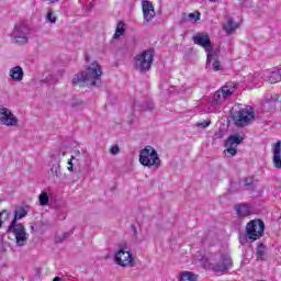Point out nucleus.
I'll return each instance as SVG.
<instances>
[{"mask_svg":"<svg viewBox=\"0 0 281 281\" xmlns=\"http://www.w3.org/2000/svg\"><path fill=\"white\" fill-rule=\"evenodd\" d=\"M201 262L206 271L226 273L229 267H232V257L227 254L216 252L202 257Z\"/></svg>","mask_w":281,"mask_h":281,"instance_id":"1","label":"nucleus"},{"mask_svg":"<svg viewBox=\"0 0 281 281\" xmlns=\"http://www.w3.org/2000/svg\"><path fill=\"white\" fill-rule=\"evenodd\" d=\"M102 67L98 61H93L85 71L79 72L74 79L72 85H85L87 87H100L102 85Z\"/></svg>","mask_w":281,"mask_h":281,"instance_id":"2","label":"nucleus"},{"mask_svg":"<svg viewBox=\"0 0 281 281\" xmlns=\"http://www.w3.org/2000/svg\"><path fill=\"white\" fill-rule=\"evenodd\" d=\"M139 164L147 168H159L161 166V159H159V154H157V150L153 146H146L140 150Z\"/></svg>","mask_w":281,"mask_h":281,"instance_id":"3","label":"nucleus"},{"mask_svg":"<svg viewBox=\"0 0 281 281\" xmlns=\"http://www.w3.org/2000/svg\"><path fill=\"white\" fill-rule=\"evenodd\" d=\"M255 117L256 114L254 112V108L250 105L234 112L232 115L233 123L239 128H243V126H249V124L254 122Z\"/></svg>","mask_w":281,"mask_h":281,"instance_id":"4","label":"nucleus"},{"mask_svg":"<svg viewBox=\"0 0 281 281\" xmlns=\"http://www.w3.org/2000/svg\"><path fill=\"white\" fill-rule=\"evenodd\" d=\"M127 249L126 243L119 245V250L114 255V262L119 267H135V259Z\"/></svg>","mask_w":281,"mask_h":281,"instance_id":"5","label":"nucleus"},{"mask_svg":"<svg viewBox=\"0 0 281 281\" xmlns=\"http://www.w3.org/2000/svg\"><path fill=\"white\" fill-rule=\"evenodd\" d=\"M155 58V54L153 50H144L139 55L135 57V69L140 74H146L150 71V67L153 66V60Z\"/></svg>","mask_w":281,"mask_h":281,"instance_id":"6","label":"nucleus"},{"mask_svg":"<svg viewBox=\"0 0 281 281\" xmlns=\"http://www.w3.org/2000/svg\"><path fill=\"white\" fill-rule=\"evenodd\" d=\"M238 89L236 82H227L220 90L214 93L212 104H223L226 100H229L234 92Z\"/></svg>","mask_w":281,"mask_h":281,"instance_id":"7","label":"nucleus"},{"mask_svg":"<svg viewBox=\"0 0 281 281\" xmlns=\"http://www.w3.org/2000/svg\"><path fill=\"white\" fill-rule=\"evenodd\" d=\"M8 234H13L16 247H25L30 235L25 232V226L21 223H11L7 229Z\"/></svg>","mask_w":281,"mask_h":281,"instance_id":"8","label":"nucleus"},{"mask_svg":"<svg viewBox=\"0 0 281 281\" xmlns=\"http://www.w3.org/2000/svg\"><path fill=\"white\" fill-rule=\"evenodd\" d=\"M265 234V222L262 220H252L246 225V238L252 243L261 238Z\"/></svg>","mask_w":281,"mask_h":281,"instance_id":"9","label":"nucleus"},{"mask_svg":"<svg viewBox=\"0 0 281 281\" xmlns=\"http://www.w3.org/2000/svg\"><path fill=\"white\" fill-rule=\"evenodd\" d=\"M12 36L18 45H25L27 36H30V26L23 22L15 24Z\"/></svg>","mask_w":281,"mask_h":281,"instance_id":"10","label":"nucleus"},{"mask_svg":"<svg viewBox=\"0 0 281 281\" xmlns=\"http://www.w3.org/2000/svg\"><path fill=\"white\" fill-rule=\"evenodd\" d=\"M243 139H245V137L240 134L231 135L225 142L226 149L224 154L228 155V157H235L236 153H238L236 148L243 143Z\"/></svg>","mask_w":281,"mask_h":281,"instance_id":"11","label":"nucleus"},{"mask_svg":"<svg viewBox=\"0 0 281 281\" xmlns=\"http://www.w3.org/2000/svg\"><path fill=\"white\" fill-rule=\"evenodd\" d=\"M0 124L9 127L16 126L19 124V119L10 109L0 105Z\"/></svg>","mask_w":281,"mask_h":281,"instance_id":"12","label":"nucleus"},{"mask_svg":"<svg viewBox=\"0 0 281 281\" xmlns=\"http://www.w3.org/2000/svg\"><path fill=\"white\" fill-rule=\"evenodd\" d=\"M192 41L194 45L203 47L205 52H209L210 47H212V41L210 40V35L207 33H196L193 35Z\"/></svg>","mask_w":281,"mask_h":281,"instance_id":"13","label":"nucleus"},{"mask_svg":"<svg viewBox=\"0 0 281 281\" xmlns=\"http://www.w3.org/2000/svg\"><path fill=\"white\" fill-rule=\"evenodd\" d=\"M142 9H143L144 23H150L156 15L155 7H153V3L150 1L143 0Z\"/></svg>","mask_w":281,"mask_h":281,"instance_id":"14","label":"nucleus"},{"mask_svg":"<svg viewBox=\"0 0 281 281\" xmlns=\"http://www.w3.org/2000/svg\"><path fill=\"white\" fill-rule=\"evenodd\" d=\"M234 210L239 218H247L251 215V205L249 204H235Z\"/></svg>","mask_w":281,"mask_h":281,"instance_id":"15","label":"nucleus"},{"mask_svg":"<svg viewBox=\"0 0 281 281\" xmlns=\"http://www.w3.org/2000/svg\"><path fill=\"white\" fill-rule=\"evenodd\" d=\"M27 212H30V205L16 206L14 210V217L11 223L19 225L16 221H21V218H25L27 216Z\"/></svg>","mask_w":281,"mask_h":281,"instance_id":"16","label":"nucleus"},{"mask_svg":"<svg viewBox=\"0 0 281 281\" xmlns=\"http://www.w3.org/2000/svg\"><path fill=\"white\" fill-rule=\"evenodd\" d=\"M274 168H281V140L272 145Z\"/></svg>","mask_w":281,"mask_h":281,"instance_id":"17","label":"nucleus"},{"mask_svg":"<svg viewBox=\"0 0 281 281\" xmlns=\"http://www.w3.org/2000/svg\"><path fill=\"white\" fill-rule=\"evenodd\" d=\"M9 76L14 82H21V80H23V77L25 76V72L23 71V68L21 66H14L10 69Z\"/></svg>","mask_w":281,"mask_h":281,"instance_id":"18","label":"nucleus"},{"mask_svg":"<svg viewBox=\"0 0 281 281\" xmlns=\"http://www.w3.org/2000/svg\"><path fill=\"white\" fill-rule=\"evenodd\" d=\"M206 52V65L210 67L213 60H218V49H214V46H210L209 50Z\"/></svg>","mask_w":281,"mask_h":281,"instance_id":"19","label":"nucleus"},{"mask_svg":"<svg viewBox=\"0 0 281 281\" xmlns=\"http://www.w3.org/2000/svg\"><path fill=\"white\" fill-rule=\"evenodd\" d=\"M180 281H199V274L191 271L180 272Z\"/></svg>","mask_w":281,"mask_h":281,"instance_id":"20","label":"nucleus"},{"mask_svg":"<svg viewBox=\"0 0 281 281\" xmlns=\"http://www.w3.org/2000/svg\"><path fill=\"white\" fill-rule=\"evenodd\" d=\"M238 30V24L235 23L233 19H228L227 23L224 25V31L226 34H232Z\"/></svg>","mask_w":281,"mask_h":281,"instance_id":"21","label":"nucleus"},{"mask_svg":"<svg viewBox=\"0 0 281 281\" xmlns=\"http://www.w3.org/2000/svg\"><path fill=\"white\" fill-rule=\"evenodd\" d=\"M268 82L270 85H276L277 82H281V69L272 71L268 78Z\"/></svg>","mask_w":281,"mask_h":281,"instance_id":"22","label":"nucleus"},{"mask_svg":"<svg viewBox=\"0 0 281 281\" xmlns=\"http://www.w3.org/2000/svg\"><path fill=\"white\" fill-rule=\"evenodd\" d=\"M50 172L54 175V177H57V179H60L63 177V172H60V160H57L55 164L50 167Z\"/></svg>","mask_w":281,"mask_h":281,"instance_id":"23","label":"nucleus"},{"mask_svg":"<svg viewBox=\"0 0 281 281\" xmlns=\"http://www.w3.org/2000/svg\"><path fill=\"white\" fill-rule=\"evenodd\" d=\"M124 26H125L124 22H119V25L116 26V31L113 35L114 40H117L120 38V36L124 35V32H126V29Z\"/></svg>","mask_w":281,"mask_h":281,"instance_id":"24","label":"nucleus"},{"mask_svg":"<svg viewBox=\"0 0 281 281\" xmlns=\"http://www.w3.org/2000/svg\"><path fill=\"white\" fill-rule=\"evenodd\" d=\"M71 236V233H61V234H56L55 235V243L56 244H60V243H65V240H67V238H69Z\"/></svg>","mask_w":281,"mask_h":281,"instance_id":"25","label":"nucleus"},{"mask_svg":"<svg viewBox=\"0 0 281 281\" xmlns=\"http://www.w3.org/2000/svg\"><path fill=\"white\" fill-rule=\"evenodd\" d=\"M265 249H266V246H263V244L258 245L257 252H256L258 260H265V256H267V252L265 251Z\"/></svg>","mask_w":281,"mask_h":281,"instance_id":"26","label":"nucleus"},{"mask_svg":"<svg viewBox=\"0 0 281 281\" xmlns=\"http://www.w3.org/2000/svg\"><path fill=\"white\" fill-rule=\"evenodd\" d=\"M254 178L252 177H248L244 179V188H247V190H254Z\"/></svg>","mask_w":281,"mask_h":281,"instance_id":"27","label":"nucleus"},{"mask_svg":"<svg viewBox=\"0 0 281 281\" xmlns=\"http://www.w3.org/2000/svg\"><path fill=\"white\" fill-rule=\"evenodd\" d=\"M189 21H191V23H196L199 21V19H201V12L195 11L193 13H189Z\"/></svg>","mask_w":281,"mask_h":281,"instance_id":"28","label":"nucleus"},{"mask_svg":"<svg viewBox=\"0 0 281 281\" xmlns=\"http://www.w3.org/2000/svg\"><path fill=\"white\" fill-rule=\"evenodd\" d=\"M49 203V195L47 193L43 192L40 194V205L45 206Z\"/></svg>","mask_w":281,"mask_h":281,"instance_id":"29","label":"nucleus"},{"mask_svg":"<svg viewBox=\"0 0 281 281\" xmlns=\"http://www.w3.org/2000/svg\"><path fill=\"white\" fill-rule=\"evenodd\" d=\"M211 65L214 71H221V63L218 61V59H213Z\"/></svg>","mask_w":281,"mask_h":281,"instance_id":"30","label":"nucleus"},{"mask_svg":"<svg viewBox=\"0 0 281 281\" xmlns=\"http://www.w3.org/2000/svg\"><path fill=\"white\" fill-rule=\"evenodd\" d=\"M46 19L49 21V23H56V20H57L56 15H54L53 11H48Z\"/></svg>","mask_w":281,"mask_h":281,"instance_id":"31","label":"nucleus"},{"mask_svg":"<svg viewBox=\"0 0 281 281\" xmlns=\"http://www.w3.org/2000/svg\"><path fill=\"white\" fill-rule=\"evenodd\" d=\"M210 124H212L211 121H203V122L196 123L195 125L198 128H207V126H210Z\"/></svg>","mask_w":281,"mask_h":281,"instance_id":"32","label":"nucleus"},{"mask_svg":"<svg viewBox=\"0 0 281 281\" xmlns=\"http://www.w3.org/2000/svg\"><path fill=\"white\" fill-rule=\"evenodd\" d=\"M111 155H117L120 153V146L113 145L110 149Z\"/></svg>","mask_w":281,"mask_h":281,"instance_id":"33","label":"nucleus"},{"mask_svg":"<svg viewBox=\"0 0 281 281\" xmlns=\"http://www.w3.org/2000/svg\"><path fill=\"white\" fill-rule=\"evenodd\" d=\"M3 214H5L7 217L10 216V213H8L7 210H3L2 212H0V228L3 226V221L1 220V216H3Z\"/></svg>","mask_w":281,"mask_h":281,"instance_id":"34","label":"nucleus"},{"mask_svg":"<svg viewBox=\"0 0 281 281\" xmlns=\"http://www.w3.org/2000/svg\"><path fill=\"white\" fill-rule=\"evenodd\" d=\"M272 100H273V102H281V95L274 94V95H272Z\"/></svg>","mask_w":281,"mask_h":281,"instance_id":"35","label":"nucleus"},{"mask_svg":"<svg viewBox=\"0 0 281 281\" xmlns=\"http://www.w3.org/2000/svg\"><path fill=\"white\" fill-rule=\"evenodd\" d=\"M68 170L69 172H74V162L71 160L68 161Z\"/></svg>","mask_w":281,"mask_h":281,"instance_id":"36","label":"nucleus"},{"mask_svg":"<svg viewBox=\"0 0 281 281\" xmlns=\"http://www.w3.org/2000/svg\"><path fill=\"white\" fill-rule=\"evenodd\" d=\"M46 3H48L49 5L54 4V3H58L59 0H44Z\"/></svg>","mask_w":281,"mask_h":281,"instance_id":"37","label":"nucleus"},{"mask_svg":"<svg viewBox=\"0 0 281 281\" xmlns=\"http://www.w3.org/2000/svg\"><path fill=\"white\" fill-rule=\"evenodd\" d=\"M53 281H60V278H59V277H55V278L53 279Z\"/></svg>","mask_w":281,"mask_h":281,"instance_id":"38","label":"nucleus"},{"mask_svg":"<svg viewBox=\"0 0 281 281\" xmlns=\"http://www.w3.org/2000/svg\"><path fill=\"white\" fill-rule=\"evenodd\" d=\"M211 3H216L218 0H209Z\"/></svg>","mask_w":281,"mask_h":281,"instance_id":"39","label":"nucleus"},{"mask_svg":"<svg viewBox=\"0 0 281 281\" xmlns=\"http://www.w3.org/2000/svg\"><path fill=\"white\" fill-rule=\"evenodd\" d=\"M240 243H241V244L245 243V238L243 239V237H240Z\"/></svg>","mask_w":281,"mask_h":281,"instance_id":"40","label":"nucleus"},{"mask_svg":"<svg viewBox=\"0 0 281 281\" xmlns=\"http://www.w3.org/2000/svg\"><path fill=\"white\" fill-rule=\"evenodd\" d=\"M65 155H66V153L64 151V153H63V156H65Z\"/></svg>","mask_w":281,"mask_h":281,"instance_id":"41","label":"nucleus"},{"mask_svg":"<svg viewBox=\"0 0 281 281\" xmlns=\"http://www.w3.org/2000/svg\"><path fill=\"white\" fill-rule=\"evenodd\" d=\"M31 229H34V226H31Z\"/></svg>","mask_w":281,"mask_h":281,"instance_id":"42","label":"nucleus"}]
</instances>
